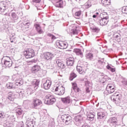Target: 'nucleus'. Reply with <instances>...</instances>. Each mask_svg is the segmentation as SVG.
I'll return each instance as SVG.
<instances>
[{
    "mask_svg": "<svg viewBox=\"0 0 127 127\" xmlns=\"http://www.w3.org/2000/svg\"><path fill=\"white\" fill-rule=\"evenodd\" d=\"M23 55L26 59H31L35 56V52L32 49H27L23 52Z\"/></svg>",
    "mask_w": 127,
    "mask_h": 127,
    "instance_id": "obj_1",
    "label": "nucleus"
},
{
    "mask_svg": "<svg viewBox=\"0 0 127 127\" xmlns=\"http://www.w3.org/2000/svg\"><path fill=\"white\" fill-rule=\"evenodd\" d=\"M56 102V98L53 95H47L44 99L46 105H53Z\"/></svg>",
    "mask_w": 127,
    "mask_h": 127,
    "instance_id": "obj_2",
    "label": "nucleus"
},
{
    "mask_svg": "<svg viewBox=\"0 0 127 127\" xmlns=\"http://www.w3.org/2000/svg\"><path fill=\"white\" fill-rule=\"evenodd\" d=\"M3 59H4V65L6 68H9L12 66V61H11L9 57H3Z\"/></svg>",
    "mask_w": 127,
    "mask_h": 127,
    "instance_id": "obj_3",
    "label": "nucleus"
},
{
    "mask_svg": "<svg viewBox=\"0 0 127 127\" xmlns=\"http://www.w3.org/2000/svg\"><path fill=\"white\" fill-rule=\"evenodd\" d=\"M115 96H116V98H115L114 96H112L111 97V99L113 100V102H114L117 105L121 104V101L122 100V98H123L122 94H117Z\"/></svg>",
    "mask_w": 127,
    "mask_h": 127,
    "instance_id": "obj_4",
    "label": "nucleus"
},
{
    "mask_svg": "<svg viewBox=\"0 0 127 127\" xmlns=\"http://www.w3.org/2000/svg\"><path fill=\"white\" fill-rule=\"evenodd\" d=\"M115 87L114 84H108L106 87V91L108 92V94H113V93L115 92Z\"/></svg>",
    "mask_w": 127,
    "mask_h": 127,
    "instance_id": "obj_5",
    "label": "nucleus"
},
{
    "mask_svg": "<svg viewBox=\"0 0 127 127\" xmlns=\"http://www.w3.org/2000/svg\"><path fill=\"white\" fill-rule=\"evenodd\" d=\"M55 92L57 95L62 96V95H64V87L62 86H59L56 88Z\"/></svg>",
    "mask_w": 127,
    "mask_h": 127,
    "instance_id": "obj_6",
    "label": "nucleus"
},
{
    "mask_svg": "<svg viewBox=\"0 0 127 127\" xmlns=\"http://www.w3.org/2000/svg\"><path fill=\"white\" fill-rule=\"evenodd\" d=\"M79 28L77 27V26L75 24H72L69 27L70 30V33L72 34H78V30Z\"/></svg>",
    "mask_w": 127,
    "mask_h": 127,
    "instance_id": "obj_7",
    "label": "nucleus"
},
{
    "mask_svg": "<svg viewBox=\"0 0 127 127\" xmlns=\"http://www.w3.org/2000/svg\"><path fill=\"white\" fill-rule=\"evenodd\" d=\"M42 104V102L41 100L35 98L33 100V105H32V108H36L38 106H39Z\"/></svg>",
    "mask_w": 127,
    "mask_h": 127,
    "instance_id": "obj_8",
    "label": "nucleus"
},
{
    "mask_svg": "<svg viewBox=\"0 0 127 127\" xmlns=\"http://www.w3.org/2000/svg\"><path fill=\"white\" fill-rule=\"evenodd\" d=\"M77 70L79 74L84 75V74L86 73V71H87V68L86 67V66H78L77 67Z\"/></svg>",
    "mask_w": 127,
    "mask_h": 127,
    "instance_id": "obj_9",
    "label": "nucleus"
},
{
    "mask_svg": "<svg viewBox=\"0 0 127 127\" xmlns=\"http://www.w3.org/2000/svg\"><path fill=\"white\" fill-rule=\"evenodd\" d=\"M74 59L73 57H69L66 59V64L67 66H73L74 65Z\"/></svg>",
    "mask_w": 127,
    "mask_h": 127,
    "instance_id": "obj_10",
    "label": "nucleus"
},
{
    "mask_svg": "<svg viewBox=\"0 0 127 127\" xmlns=\"http://www.w3.org/2000/svg\"><path fill=\"white\" fill-rule=\"evenodd\" d=\"M52 83L51 81L49 79H48L46 81L45 83H44V88L45 90H49L51 87V84Z\"/></svg>",
    "mask_w": 127,
    "mask_h": 127,
    "instance_id": "obj_11",
    "label": "nucleus"
},
{
    "mask_svg": "<svg viewBox=\"0 0 127 127\" xmlns=\"http://www.w3.org/2000/svg\"><path fill=\"white\" fill-rule=\"evenodd\" d=\"M34 26L38 33L39 34H42V33H43V31L42 30V29H41V26H40L39 24H35Z\"/></svg>",
    "mask_w": 127,
    "mask_h": 127,
    "instance_id": "obj_12",
    "label": "nucleus"
},
{
    "mask_svg": "<svg viewBox=\"0 0 127 127\" xmlns=\"http://www.w3.org/2000/svg\"><path fill=\"white\" fill-rule=\"evenodd\" d=\"M109 22V19H100L99 20V23L101 26L107 25Z\"/></svg>",
    "mask_w": 127,
    "mask_h": 127,
    "instance_id": "obj_13",
    "label": "nucleus"
},
{
    "mask_svg": "<svg viewBox=\"0 0 127 127\" xmlns=\"http://www.w3.org/2000/svg\"><path fill=\"white\" fill-rule=\"evenodd\" d=\"M52 56H53V55L50 52H46L44 53V58L46 60H50V59H52Z\"/></svg>",
    "mask_w": 127,
    "mask_h": 127,
    "instance_id": "obj_14",
    "label": "nucleus"
},
{
    "mask_svg": "<svg viewBox=\"0 0 127 127\" xmlns=\"http://www.w3.org/2000/svg\"><path fill=\"white\" fill-rule=\"evenodd\" d=\"M40 66L35 65L32 67L31 71L34 73H36V72H38V71H40Z\"/></svg>",
    "mask_w": 127,
    "mask_h": 127,
    "instance_id": "obj_15",
    "label": "nucleus"
},
{
    "mask_svg": "<svg viewBox=\"0 0 127 127\" xmlns=\"http://www.w3.org/2000/svg\"><path fill=\"white\" fill-rule=\"evenodd\" d=\"M56 6L57 7H63V1L62 0H56Z\"/></svg>",
    "mask_w": 127,
    "mask_h": 127,
    "instance_id": "obj_16",
    "label": "nucleus"
},
{
    "mask_svg": "<svg viewBox=\"0 0 127 127\" xmlns=\"http://www.w3.org/2000/svg\"><path fill=\"white\" fill-rule=\"evenodd\" d=\"M71 85L72 86V88L75 92H79L80 91V88L77 87V83L75 82L71 83Z\"/></svg>",
    "mask_w": 127,
    "mask_h": 127,
    "instance_id": "obj_17",
    "label": "nucleus"
},
{
    "mask_svg": "<svg viewBox=\"0 0 127 127\" xmlns=\"http://www.w3.org/2000/svg\"><path fill=\"white\" fill-rule=\"evenodd\" d=\"M101 19H109V16L107 12H103L100 14V15Z\"/></svg>",
    "mask_w": 127,
    "mask_h": 127,
    "instance_id": "obj_18",
    "label": "nucleus"
},
{
    "mask_svg": "<svg viewBox=\"0 0 127 127\" xmlns=\"http://www.w3.org/2000/svg\"><path fill=\"white\" fill-rule=\"evenodd\" d=\"M106 117V115L105 114V113L103 112H99L97 113V119H99L100 120H102V119H104Z\"/></svg>",
    "mask_w": 127,
    "mask_h": 127,
    "instance_id": "obj_19",
    "label": "nucleus"
},
{
    "mask_svg": "<svg viewBox=\"0 0 127 127\" xmlns=\"http://www.w3.org/2000/svg\"><path fill=\"white\" fill-rule=\"evenodd\" d=\"M5 5L3 3V2H0V12H4L6 10Z\"/></svg>",
    "mask_w": 127,
    "mask_h": 127,
    "instance_id": "obj_20",
    "label": "nucleus"
},
{
    "mask_svg": "<svg viewBox=\"0 0 127 127\" xmlns=\"http://www.w3.org/2000/svg\"><path fill=\"white\" fill-rule=\"evenodd\" d=\"M7 89H15V85L13 83L9 82L6 84Z\"/></svg>",
    "mask_w": 127,
    "mask_h": 127,
    "instance_id": "obj_21",
    "label": "nucleus"
},
{
    "mask_svg": "<svg viewBox=\"0 0 127 127\" xmlns=\"http://www.w3.org/2000/svg\"><path fill=\"white\" fill-rule=\"evenodd\" d=\"M8 99L9 101L14 100V95L12 93V92H9L8 93Z\"/></svg>",
    "mask_w": 127,
    "mask_h": 127,
    "instance_id": "obj_22",
    "label": "nucleus"
},
{
    "mask_svg": "<svg viewBox=\"0 0 127 127\" xmlns=\"http://www.w3.org/2000/svg\"><path fill=\"white\" fill-rule=\"evenodd\" d=\"M101 2L104 6L110 5L111 4V1L110 0H102Z\"/></svg>",
    "mask_w": 127,
    "mask_h": 127,
    "instance_id": "obj_23",
    "label": "nucleus"
},
{
    "mask_svg": "<svg viewBox=\"0 0 127 127\" xmlns=\"http://www.w3.org/2000/svg\"><path fill=\"white\" fill-rule=\"evenodd\" d=\"M77 77V74L74 72H71L70 74L69 80L70 81H73L75 78Z\"/></svg>",
    "mask_w": 127,
    "mask_h": 127,
    "instance_id": "obj_24",
    "label": "nucleus"
},
{
    "mask_svg": "<svg viewBox=\"0 0 127 127\" xmlns=\"http://www.w3.org/2000/svg\"><path fill=\"white\" fill-rule=\"evenodd\" d=\"M74 53H76L77 55H83L82 51L79 49H75L73 50Z\"/></svg>",
    "mask_w": 127,
    "mask_h": 127,
    "instance_id": "obj_25",
    "label": "nucleus"
},
{
    "mask_svg": "<svg viewBox=\"0 0 127 127\" xmlns=\"http://www.w3.org/2000/svg\"><path fill=\"white\" fill-rule=\"evenodd\" d=\"M65 124V125H70L71 124V117L66 116Z\"/></svg>",
    "mask_w": 127,
    "mask_h": 127,
    "instance_id": "obj_26",
    "label": "nucleus"
},
{
    "mask_svg": "<svg viewBox=\"0 0 127 127\" xmlns=\"http://www.w3.org/2000/svg\"><path fill=\"white\" fill-rule=\"evenodd\" d=\"M106 68L108 70H110V71H111V72H112V73H114V72H116V68H113L109 65H107Z\"/></svg>",
    "mask_w": 127,
    "mask_h": 127,
    "instance_id": "obj_27",
    "label": "nucleus"
},
{
    "mask_svg": "<svg viewBox=\"0 0 127 127\" xmlns=\"http://www.w3.org/2000/svg\"><path fill=\"white\" fill-rule=\"evenodd\" d=\"M16 112L17 115H18V116H21V115H22V110H21V109L20 108L17 109Z\"/></svg>",
    "mask_w": 127,
    "mask_h": 127,
    "instance_id": "obj_28",
    "label": "nucleus"
},
{
    "mask_svg": "<svg viewBox=\"0 0 127 127\" xmlns=\"http://www.w3.org/2000/svg\"><path fill=\"white\" fill-rule=\"evenodd\" d=\"M23 84V82L22 81H20L19 82H16L15 83H14L15 85V87L16 88L17 86H21Z\"/></svg>",
    "mask_w": 127,
    "mask_h": 127,
    "instance_id": "obj_29",
    "label": "nucleus"
},
{
    "mask_svg": "<svg viewBox=\"0 0 127 127\" xmlns=\"http://www.w3.org/2000/svg\"><path fill=\"white\" fill-rule=\"evenodd\" d=\"M32 86L33 87V88H36V87H38V82L37 80L33 81Z\"/></svg>",
    "mask_w": 127,
    "mask_h": 127,
    "instance_id": "obj_30",
    "label": "nucleus"
},
{
    "mask_svg": "<svg viewBox=\"0 0 127 127\" xmlns=\"http://www.w3.org/2000/svg\"><path fill=\"white\" fill-rule=\"evenodd\" d=\"M58 46H59V48L62 49V48L64 46V44L62 42H59L58 43Z\"/></svg>",
    "mask_w": 127,
    "mask_h": 127,
    "instance_id": "obj_31",
    "label": "nucleus"
},
{
    "mask_svg": "<svg viewBox=\"0 0 127 127\" xmlns=\"http://www.w3.org/2000/svg\"><path fill=\"white\" fill-rule=\"evenodd\" d=\"M94 116L93 114H91V115L88 116V119L89 121H90V122L94 121Z\"/></svg>",
    "mask_w": 127,
    "mask_h": 127,
    "instance_id": "obj_32",
    "label": "nucleus"
},
{
    "mask_svg": "<svg viewBox=\"0 0 127 127\" xmlns=\"http://www.w3.org/2000/svg\"><path fill=\"white\" fill-rule=\"evenodd\" d=\"M81 14H82V11H81V10L76 11V12L74 13L75 16H77V17L80 16V15H81Z\"/></svg>",
    "mask_w": 127,
    "mask_h": 127,
    "instance_id": "obj_33",
    "label": "nucleus"
},
{
    "mask_svg": "<svg viewBox=\"0 0 127 127\" xmlns=\"http://www.w3.org/2000/svg\"><path fill=\"white\" fill-rule=\"evenodd\" d=\"M86 58L87 59H91V58H93V54L91 53H88L86 55Z\"/></svg>",
    "mask_w": 127,
    "mask_h": 127,
    "instance_id": "obj_34",
    "label": "nucleus"
},
{
    "mask_svg": "<svg viewBox=\"0 0 127 127\" xmlns=\"http://www.w3.org/2000/svg\"><path fill=\"white\" fill-rule=\"evenodd\" d=\"M70 97H66L64 98V103H66L67 104L70 103Z\"/></svg>",
    "mask_w": 127,
    "mask_h": 127,
    "instance_id": "obj_35",
    "label": "nucleus"
},
{
    "mask_svg": "<svg viewBox=\"0 0 127 127\" xmlns=\"http://www.w3.org/2000/svg\"><path fill=\"white\" fill-rule=\"evenodd\" d=\"M5 116H3V113L2 111H0V119H4Z\"/></svg>",
    "mask_w": 127,
    "mask_h": 127,
    "instance_id": "obj_36",
    "label": "nucleus"
},
{
    "mask_svg": "<svg viewBox=\"0 0 127 127\" xmlns=\"http://www.w3.org/2000/svg\"><path fill=\"white\" fill-rule=\"evenodd\" d=\"M122 82L123 83V85H124L125 88H127V80H124Z\"/></svg>",
    "mask_w": 127,
    "mask_h": 127,
    "instance_id": "obj_37",
    "label": "nucleus"
},
{
    "mask_svg": "<svg viewBox=\"0 0 127 127\" xmlns=\"http://www.w3.org/2000/svg\"><path fill=\"white\" fill-rule=\"evenodd\" d=\"M93 31L94 32H98V31H100V29H99L98 28H94L92 29Z\"/></svg>",
    "mask_w": 127,
    "mask_h": 127,
    "instance_id": "obj_38",
    "label": "nucleus"
},
{
    "mask_svg": "<svg viewBox=\"0 0 127 127\" xmlns=\"http://www.w3.org/2000/svg\"><path fill=\"white\" fill-rule=\"evenodd\" d=\"M30 124L32 125V122H30L29 121L27 122V125L28 126V127H31V125H30Z\"/></svg>",
    "mask_w": 127,
    "mask_h": 127,
    "instance_id": "obj_39",
    "label": "nucleus"
},
{
    "mask_svg": "<svg viewBox=\"0 0 127 127\" xmlns=\"http://www.w3.org/2000/svg\"><path fill=\"white\" fill-rule=\"evenodd\" d=\"M41 0H33L34 2H36V3H38V2H40Z\"/></svg>",
    "mask_w": 127,
    "mask_h": 127,
    "instance_id": "obj_40",
    "label": "nucleus"
},
{
    "mask_svg": "<svg viewBox=\"0 0 127 127\" xmlns=\"http://www.w3.org/2000/svg\"><path fill=\"white\" fill-rule=\"evenodd\" d=\"M67 47H68V44H67V43H64V49H66V48H67Z\"/></svg>",
    "mask_w": 127,
    "mask_h": 127,
    "instance_id": "obj_41",
    "label": "nucleus"
},
{
    "mask_svg": "<svg viewBox=\"0 0 127 127\" xmlns=\"http://www.w3.org/2000/svg\"><path fill=\"white\" fill-rule=\"evenodd\" d=\"M86 93H90V90L88 88H86Z\"/></svg>",
    "mask_w": 127,
    "mask_h": 127,
    "instance_id": "obj_42",
    "label": "nucleus"
},
{
    "mask_svg": "<svg viewBox=\"0 0 127 127\" xmlns=\"http://www.w3.org/2000/svg\"><path fill=\"white\" fill-rule=\"evenodd\" d=\"M52 39H56V37L54 35L52 36Z\"/></svg>",
    "mask_w": 127,
    "mask_h": 127,
    "instance_id": "obj_43",
    "label": "nucleus"
},
{
    "mask_svg": "<svg viewBox=\"0 0 127 127\" xmlns=\"http://www.w3.org/2000/svg\"><path fill=\"white\" fill-rule=\"evenodd\" d=\"M27 25H30V23H26L25 24V26H27Z\"/></svg>",
    "mask_w": 127,
    "mask_h": 127,
    "instance_id": "obj_44",
    "label": "nucleus"
},
{
    "mask_svg": "<svg viewBox=\"0 0 127 127\" xmlns=\"http://www.w3.org/2000/svg\"><path fill=\"white\" fill-rule=\"evenodd\" d=\"M48 36H50V37H51V36H52V37L53 36V35L51 34H48Z\"/></svg>",
    "mask_w": 127,
    "mask_h": 127,
    "instance_id": "obj_45",
    "label": "nucleus"
},
{
    "mask_svg": "<svg viewBox=\"0 0 127 127\" xmlns=\"http://www.w3.org/2000/svg\"><path fill=\"white\" fill-rule=\"evenodd\" d=\"M82 127H89V126H87V125H83V126H82Z\"/></svg>",
    "mask_w": 127,
    "mask_h": 127,
    "instance_id": "obj_46",
    "label": "nucleus"
},
{
    "mask_svg": "<svg viewBox=\"0 0 127 127\" xmlns=\"http://www.w3.org/2000/svg\"><path fill=\"white\" fill-rule=\"evenodd\" d=\"M93 18H95L97 17V16L96 15H93Z\"/></svg>",
    "mask_w": 127,
    "mask_h": 127,
    "instance_id": "obj_47",
    "label": "nucleus"
},
{
    "mask_svg": "<svg viewBox=\"0 0 127 127\" xmlns=\"http://www.w3.org/2000/svg\"><path fill=\"white\" fill-rule=\"evenodd\" d=\"M10 42H11V43H12L13 42H14V41L11 40H11H10Z\"/></svg>",
    "mask_w": 127,
    "mask_h": 127,
    "instance_id": "obj_48",
    "label": "nucleus"
},
{
    "mask_svg": "<svg viewBox=\"0 0 127 127\" xmlns=\"http://www.w3.org/2000/svg\"><path fill=\"white\" fill-rule=\"evenodd\" d=\"M59 67H61V64H59Z\"/></svg>",
    "mask_w": 127,
    "mask_h": 127,
    "instance_id": "obj_49",
    "label": "nucleus"
},
{
    "mask_svg": "<svg viewBox=\"0 0 127 127\" xmlns=\"http://www.w3.org/2000/svg\"><path fill=\"white\" fill-rule=\"evenodd\" d=\"M114 123H116V122H114Z\"/></svg>",
    "mask_w": 127,
    "mask_h": 127,
    "instance_id": "obj_50",
    "label": "nucleus"
}]
</instances>
